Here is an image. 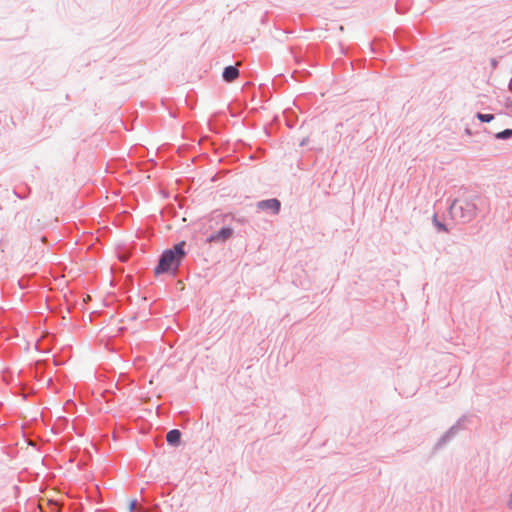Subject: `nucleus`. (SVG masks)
I'll return each mask as SVG.
<instances>
[{
	"mask_svg": "<svg viewBox=\"0 0 512 512\" xmlns=\"http://www.w3.org/2000/svg\"><path fill=\"white\" fill-rule=\"evenodd\" d=\"M136 506H137V501L136 500L131 501L130 506H129L130 511H133L134 509H136Z\"/></svg>",
	"mask_w": 512,
	"mask_h": 512,
	"instance_id": "16",
	"label": "nucleus"
},
{
	"mask_svg": "<svg viewBox=\"0 0 512 512\" xmlns=\"http://www.w3.org/2000/svg\"><path fill=\"white\" fill-rule=\"evenodd\" d=\"M308 143H309V138H308V137H304V138L301 140V142H300V144H299V145H300L301 147H304V146H306Z\"/></svg>",
	"mask_w": 512,
	"mask_h": 512,
	"instance_id": "14",
	"label": "nucleus"
},
{
	"mask_svg": "<svg viewBox=\"0 0 512 512\" xmlns=\"http://www.w3.org/2000/svg\"><path fill=\"white\" fill-rule=\"evenodd\" d=\"M48 250H49V249L47 248V249H43V250L41 251V254H42L41 258H44V257H45V255H46V253L48 252Z\"/></svg>",
	"mask_w": 512,
	"mask_h": 512,
	"instance_id": "18",
	"label": "nucleus"
},
{
	"mask_svg": "<svg viewBox=\"0 0 512 512\" xmlns=\"http://www.w3.org/2000/svg\"><path fill=\"white\" fill-rule=\"evenodd\" d=\"M233 235V229L230 227H222L220 230L213 232L207 238L208 242H225Z\"/></svg>",
	"mask_w": 512,
	"mask_h": 512,
	"instance_id": "4",
	"label": "nucleus"
},
{
	"mask_svg": "<svg viewBox=\"0 0 512 512\" xmlns=\"http://www.w3.org/2000/svg\"><path fill=\"white\" fill-rule=\"evenodd\" d=\"M512 137V129H505L495 134L496 139L506 140Z\"/></svg>",
	"mask_w": 512,
	"mask_h": 512,
	"instance_id": "11",
	"label": "nucleus"
},
{
	"mask_svg": "<svg viewBox=\"0 0 512 512\" xmlns=\"http://www.w3.org/2000/svg\"><path fill=\"white\" fill-rule=\"evenodd\" d=\"M432 222H433V225L436 227L437 231L445 232V233L449 232L447 226L443 222L438 220L437 214H434Z\"/></svg>",
	"mask_w": 512,
	"mask_h": 512,
	"instance_id": "9",
	"label": "nucleus"
},
{
	"mask_svg": "<svg viewBox=\"0 0 512 512\" xmlns=\"http://www.w3.org/2000/svg\"><path fill=\"white\" fill-rule=\"evenodd\" d=\"M476 117H477V119L479 121L484 122V123H489V122H491L494 119V115L493 114H484V113H481V112H478L476 114Z\"/></svg>",
	"mask_w": 512,
	"mask_h": 512,
	"instance_id": "12",
	"label": "nucleus"
},
{
	"mask_svg": "<svg viewBox=\"0 0 512 512\" xmlns=\"http://www.w3.org/2000/svg\"><path fill=\"white\" fill-rule=\"evenodd\" d=\"M27 443H28V445L32 446V440L31 439H27Z\"/></svg>",
	"mask_w": 512,
	"mask_h": 512,
	"instance_id": "22",
	"label": "nucleus"
},
{
	"mask_svg": "<svg viewBox=\"0 0 512 512\" xmlns=\"http://www.w3.org/2000/svg\"><path fill=\"white\" fill-rule=\"evenodd\" d=\"M507 506L510 510H512V490H511V493L509 494V498H508V501H507Z\"/></svg>",
	"mask_w": 512,
	"mask_h": 512,
	"instance_id": "15",
	"label": "nucleus"
},
{
	"mask_svg": "<svg viewBox=\"0 0 512 512\" xmlns=\"http://www.w3.org/2000/svg\"><path fill=\"white\" fill-rule=\"evenodd\" d=\"M166 441L169 445L178 446L181 441V432L178 429H172L166 434Z\"/></svg>",
	"mask_w": 512,
	"mask_h": 512,
	"instance_id": "7",
	"label": "nucleus"
},
{
	"mask_svg": "<svg viewBox=\"0 0 512 512\" xmlns=\"http://www.w3.org/2000/svg\"><path fill=\"white\" fill-rule=\"evenodd\" d=\"M490 64H491L492 70H495L498 67V60L496 58H492L490 60Z\"/></svg>",
	"mask_w": 512,
	"mask_h": 512,
	"instance_id": "13",
	"label": "nucleus"
},
{
	"mask_svg": "<svg viewBox=\"0 0 512 512\" xmlns=\"http://www.w3.org/2000/svg\"><path fill=\"white\" fill-rule=\"evenodd\" d=\"M38 382H43V383H46V384H49L51 381H52V378L51 377H48L47 380H37Z\"/></svg>",
	"mask_w": 512,
	"mask_h": 512,
	"instance_id": "17",
	"label": "nucleus"
},
{
	"mask_svg": "<svg viewBox=\"0 0 512 512\" xmlns=\"http://www.w3.org/2000/svg\"><path fill=\"white\" fill-rule=\"evenodd\" d=\"M481 200L478 194L464 191L462 195L452 200L449 205L451 219L459 224L472 222L478 214V204Z\"/></svg>",
	"mask_w": 512,
	"mask_h": 512,
	"instance_id": "1",
	"label": "nucleus"
},
{
	"mask_svg": "<svg viewBox=\"0 0 512 512\" xmlns=\"http://www.w3.org/2000/svg\"><path fill=\"white\" fill-rule=\"evenodd\" d=\"M468 421L469 417L467 415L461 416L457 422L448 429L449 434L455 437L460 430L464 429L465 423Z\"/></svg>",
	"mask_w": 512,
	"mask_h": 512,
	"instance_id": "6",
	"label": "nucleus"
},
{
	"mask_svg": "<svg viewBox=\"0 0 512 512\" xmlns=\"http://www.w3.org/2000/svg\"><path fill=\"white\" fill-rule=\"evenodd\" d=\"M33 421H34V425H35L37 423V417L34 416Z\"/></svg>",
	"mask_w": 512,
	"mask_h": 512,
	"instance_id": "25",
	"label": "nucleus"
},
{
	"mask_svg": "<svg viewBox=\"0 0 512 512\" xmlns=\"http://www.w3.org/2000/svg\"><path fill=\"white\" fill-rule=\"evenodd\" d=\"M223 80L230 83L239 77V70L236 66H226L222 73Z\"/></svg>",
	"mask_w": 512,
	"mask_h": 512,
	"instance_id": "5",
	"label": "nucleus"
},
{
	"mask_svg": "<svg viewBox=\"0 0 512 512\" xmlns=\"http://www.w3.org/2000/svg\"><path fill=\"white\" fill-rule=\"evenodd\" d=\"M257 208L262 211L270 212L273 215H277L281 209V202L277 198L261 200L257 202Z\"/></svg>",
	"mask_w": 512,
	"mask_h": 512,
	"instance_id": "3",
	"label": "nucleus"
},
{
	"mask_svg": "<svg viewBox=\"0 0 512 512\" xmlns=\"http://www.w3.org/2000/svg\"><path fill=\"white\" fill-rule=\"evenodd\" d=\"M38 458H39V460L41 461V463L43 464L44 458H43L41 455H39V457H38Z\"/></svg>",
	"mask_w": 512,
	"mask_h": 512,
	"instance_id": "23",
	"label": "nucleus"
},
{
	"mask_svg": "<svg viewBox=\"0 0 512 512\" xmlns=\"http://www.w3.org/2000/svg\"><path fill=\"white\" fill-rule=\"evenodd\" d=\"M34 349L36 350H39V341H37L36 343H34Z\"/></svg>",
	"mask_w": 512,
	"mask_h": 512,
	"instance_id": "20",
	"label": "nucleus"
},
{
	"mask_svg": "<svg viewBox=\"0 0 512 512\" xmlns=\"http://www.w3.org/2000/svg\"><path fill=\"white\" fill-rule=\"evenodd\" d=\"M40 241L44 244V243H45V241H46V237H45V236H41V237H40Z\"/></svg>",
	"mask_w": 512,
	"mask_h": 512,
	"instance_id": "21",
	"label": "nucleus"
},
{
	"mask_svg": "<svg viewBox=\"0 0 512 512\" xmlns=\"http://www.w3.org/2000/svg\"><path fill=\"white\" fill-rule=\"evenodd\" d=\"M465 134L471 136L472 135V131L469 128H466L465 129Z\"/></svg>",
	"mask_w": 512,
	"mask_h": 512,
	"instance_id": "19",
	"label": "nucleus"
},
{
	"mask_svg": "<svg viewBox=\"0 0 512 512\" xmlns=\"http://www.w3.org/2000/svg\"><path fill=\"white\" fill-rule=\"evenodd\" d=\"M184 246L185 242L181 241L175 244L173 248L163 251L159 258L158 265L154 269V274L158 276L170 272L175 275L181 265L182 259L186 255Z\"/></svg>",
	"mask_w": 512,
	"mask_h": 512,
	"instance_id": "2",
	"label": "nucleus"
},
{
	"mask_svg": "<svg viewBox=\"0 0 512 512\" xmlns=\"http://www.w3.org/2000/svg\"><path fill=\"white\" fill-rule=\"evenodd\" d=\"M454 438L451 434H449L448 430L438 439L436 442L434 449L439 450L444 445H446L449 441H451Z\"/></svg>",
	"mask_w": 512,
	"mask_h": 512,
	"instance_id": "8",
	"label": "nucleus"
},
{
	"mask_svg": "<svg viewBox=\"0 0 512 512\" xmlns=\"http://www.w3.org/2000/svg\"><path fill=\"white\" fill-rule=\"evenodd\" d=\"M509 90L512 92V84H509Z\"/></svg>",
	"mask_w": 512,
	"mask_h": 512,
	"instance_id": "26",
	"label": "nucleus"
},
{
	"mask_svg": "<svg viewBox=\"0 0 512 512\" xmlns=\"http://www.w3.org/2000/svg\"><path fill=\"white\" fill-rule=\"evenodd\" d=\"M45 365V360L36 359L34 357V381L36 380L37 374L42 371L43 366Z\"/></svg>",
	"mask_w": 512,
	"mask_h": 512,
	"instance_id": "10",
	"label": "nucleus"
},
{
	"mask_svg": "<svg viewBox=\"0 0 512 512\" xmlns=\"http://www.w3.org/2000/svg\"><path fill=\"white\" fill-rule=\"evenodd\" d=\"M37 507H38L40 510H42V504H41L40 502L37 504Z\"/></svg>",
	"mask_w": 512,
	"mask_h": 512,
	"instance_id": "24",
	"label": "nucleus"
}]
</instances>
